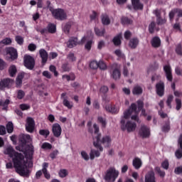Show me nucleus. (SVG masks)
<instances>
[{
	"mask_svg": "<svg viewBox=\"0 0 182 182\" xmlns=\"http://www.w3.org/2000/svg\"><path fill=\"white\" fill-rule=\"evenodd\" d=\"M16 150L24 153L25 156L21 153L16 152L12 146H6L4 153L12 159L16 171L19 176L29 177V174H31L29 168L33 167V162L32 161L33 145L20 144L16 147ZM25 157L26 161H25Z\"/></svg>",
	"mask_w": 182,
	"mask_h": 182,
	"instance_id": "obj_1",
	"label": "nucleus"
},
{
	"mask_svg": "<svg viewBox=\"0 0 182 182\" xmlns=\"http://www.w3.org/2000/svg\"><path fill=\"white\" fill-rule=\"evenodd\" d=\"M139 121L137 115L125 114L121 119L122 130H127L128 132H134L137 127V124L134 122Z\"/></svg>",
	"mask_w": 182,
	"mask_h": 182,
	"instance_id": "obj_2",
	"label": "nucleus"
},
{
	"mask_svg": "<svg viewBox=\"0 0 182 182\" xmlns=\"http://www.w3.org/2000/svg\"><path fill=\"white\" fill-rule=\"evenodd\" d=\"M87 126L89 127L90 133H95V134H97L95 137H100L99 138L100 145V143H102L104 147H109L110 144H112V138L110 137V136H108V135L104 136L100 140L101 135L97 134L99 133V126H97V124H94L92 127V122H89L87 123Z\"/></svg>",
	"mask_w": 182,
	"mask_h": 182,
	"instance_id": "obj_3",
	"label": "nucleus"
},
{
	"mask_svg": "<svg viewBox=\"0 0 182 182\" xmlns=\"http://www.w3.org/2000/svg\"><path fill=\"white\" fill-rule=\"evenodd\" d=\"M100 136H95L94 138V142L93 145L98 150L96 149H91L90 152V160H95V157H100V152L103 151V146L100 144H99L100 141H99Z\"/></svg>",
	"mask_w": 182,
	"mask_h": 182,
	"instance_id": "obj_4",
	"label": "nucleus"
},
{
	"mask_svg": "<svg viewBox=\"0 0 182 182\" xmlns=\"http://www.w3.org/2000/svg\"><path fill=\"white\" fill-rule=\"evenodd\" d=\"M119 177V171L116 170L114 168H109L107 170L105 176L104 177L105 181L107 182H114L116 178Z\"/></svg>",
	"mask_w": 182,
	"mask_h": 182,
	"instance_id": "obj_5",
	"label": "nucleus"
},
{
	"mask_svg": "<svg viewBox=\"0 0 182 182\" xmlns=\"http://www.w3.org/2000/svg\"><path fill=\"white\" fill-rule=\"evenodd\" d=\"M50 11L52 13L53 16L55 18V19H58V21H65L66 19V12H65V10L62 9H53L52 7H50Z\"/></svg>",
	"mask_w": 182,
	"mask_h": 182,
	"instance_id": "obj_6",
	"label": "nucleus"
},
{
	"mask_svg": "<svg viewBox=\"0 0 182 182\" xmlns=\"http://www.w3.org/2000/svg\"><path fill=\"white\" fill-rule=\"evenodd\" d=\"M6 59L7 60H16L18 59V50L12 47H9L5 49Z\"/></svg>",
	"mask_w": 182,
	"mask_h": 182,
	"instance_id": "obj_7",
	"label": "nucleus"
},
{
	"mask_svg": "<svg viewBox=\"0 0 182 182\" xmlns=\"http://www.w3.org/2000/svg\"><path fill=\"white\" fill-rule=\"evenodd\" d=\"M24 65L27 69L32 70L35 66V59L31 55H24Z\"/></svg>",
	"mask_w": 182,
	"mask_h": 182,
	"instance_id": "obj_8",
	"label": "nucleus"
},
{
	"mask_svg": "<svg viewBox=\"0 0 182 182\" xmlns=\"http://www.w3.org/2000/svg\"><path fill=\"white\" fill-rule=\"evenodd\" d=\"M26 129L28 133H33L35 130V120L31 117H28L26 119Z\"/></svg>",
	"mask_w": 182,
	"mask_h": 182,
	"instance_id": "obj_9",
	"label": "nucleus"
},
{
	"mask_svg": "<svg viewBox=\"0 0 182 182\" xmlns=\"http://www.w3.org/2000/svg\"><path fill=\"white\" fill-rule=\"evenodd\" d=\"M120 66L117 64H114L112 65V77H113L115 80L120 79Z\"/></svg>",
	"mask_w": 182,
	"mask_h": 182,
	"instance_id": "obj_10",
	"label": "nucleus"
},
{
	"mask_svg": "<svg viewBox=\"0 0 182 182\" xmlns=\"http://www.w3.org/2000/svg\"><path fill=\"white\" fill-rule=\"evenodd\" d=\"M164 71L165 73V76L168 80V82H172L173 81V73L171 70V66L170 65H166L164 66Z\"/></svg>",
	"mask_w": 182,
	"mask_h": 182,
	"instance_id": "obj_11",
	"label": "nucleus"
},
{
	"mask_svg": "<svg viewBox=\"0 0 182 182\" xmlns=\"http://www.w3.org/2000/svg\"><path fill=\"white\" fill-rule=\"evenodd\" d=\"M52 132L55 137H60V134H62V127L58 123L53 124L52 127Z\"/></svg>",
	"mask_w": 182,
	"mask_h": 182,
	"instance_id": "obj_12",
	"label": "nucleus"
},
{
	"mask_svg": "<svg viewBox=\"0 0 182 182\" xmlns=\"http://www.w3.org/2000/svg\"><path fill=\"white\" fill-rule=\"evenodd\" d=\"M139 134L141 137L143 139H146L150 136V128L147 127V126L143 125L139 130Z\"/></svg>",
	"mask_w": 182,
	"mask_h": 182,
	"instance_id": "obj_13",
	"label": "nucleus"
},
{
	"mask_svg": "<svg viewBox=\"0 0 182 182\" xmlns=\"http://www.w3.org/2000/svg\"><path fill=\"white\" fill-rule=\"evenodd\" d=\"M156 94L160 96H164V82L161 81L156 85Z\"/></svg>",
	"mask_w": 182,
	"mask_h": 182,
	"instance_id": "obj_14",
	"label": "nucleus"
},
{
	"mask_svg": "<svg viewBox=\"0 0 182 182\" xmlns=\"http://www.w3.org/2000/svg\"><path fill=\"white\" fill-rule=\"evenodd\" d=\"M14 83V81L9 78L2 80L0 82V90H4L5 87H9L11 85Z\"/></svg>",
	"mask_w": 182,
	"mask_h": 182,
	"instance_id": "obj_15",
	"label": "nucleus"
},
{
	"mask_svg": "<svg viewBox=\"0 0 182 182\" xmlns=\"http://www.w3.org/2000/svg\"><path fill=\"white\" fill-rule=\"evenodd\" d=\"M61 97L63 99V105H64L65 107H68V109H72V107H73V103L68 100L66 93L64 92L61 94Z\"/></svg>",
	"mask_w": 182,
	"mask_h": 182,
	"instance_id": "obj_16",
	"label": "nucleus"
},
{
	"mask_svg": "<svg viewBox=\"0 0 182 182\" xmlns=\"http://www.w3.org/2000/svg\"><path fill=\"white\" fill-rule=\"evenodd\" d=\"M145 182H156L154 171H150L145 175Z\"/></svg>",
	"mask_w": 182,
	"mask_h": 182,
	"instance_id": "obj_17",
	"label": "nucleus"
},
{
	"mask_svg": "<svg viewBox=\"0 0 182 182\" xmlns=\"http://www.w3.org/2000/svg\"><path fill=\"white\" fill-rule=\"evenodd\" d=\"M39 55L41 58L43 65H45V63L48 62V52H46L45 49H41L39 50Z\"/></svg>",
	"mask_w": 182,
	"mask_h": 182,
	"instance_id": "obj_18",
	"label": "nucleus"
},
{
	"mask_svg": "<svg viewBox=\"0 0 182 182\" xmlns=\"http://www.w3.org/2000/svg\"><path fill=\"white\" fill-rule=\"evenodd\" d=\"M151 44L153 48H160L161 45V40L157 36L154 37L151 41Z\"/></svg>",
	"mask_w": 182,
	"mask_h": 182,
	"instance_id": "obj_19",
	"label": "nucleus"
},
{
	"mask_svg": "<svg viewBox=\"0 0 182 182\" xmlns=\"http://www.w3.org/2000/svg\"><path fill=\"white\" fill-rule=\"evenodd\" d=\"M132 4L134 9L136 11L143 9V4L140 2V0H132Z\"/></svg>",
	"mask_w": 182,
	"mask_h": 182,
	"instance_id": "obj_20",
	"label": "nucleus"
},
{
	"mask_svg": "<svg viewBox=\"0 0 182 182\" xmlns=\"http://www.w3.org/2000/svg\"><path fill=\"white\" fill-rule=\"evenodd\" d=\"M174 16H178V17L182 16V10L176 9L169 13L170 19H173V18H174Z\"/></svg>",
	"mask_w": 182,
	"mask_h": 182,
	"instance_id": "obj_21",
	"label": "nucleus"
},
{
	"mask_svg": "<svg viewBox=\"0 0 182 182\" xmlns=\"http://www.w3.org/2000/svg\"><path fill=\"white\" fill-rule=\"evenodd\" d=\"M25 76L26 77H29V75H28L25 73H21L18 75L16 81L17 86H21V85H22V79H23L25 77Z\"/></svg>",
	"mask_w": 182,
	"mask_h": 182,
	"instance_id": "obj_22",
	"label": "nucleus"
},
{
	"mask_svg": "<svg viewBox=\"0 0 182 182\" xmlns=\"http://www.w3.org/2000/svg\"><path fill=\"white\" fill-rule=\"evenodd\" d=\"M132 165L136 168V170H139L143 165V162L141 161V159L140 158H135L132 161Z\"/></svg>",
	"mask_w": 182,
	"mask_h": 182,
	"instance_id": "obj_23",
	"label": "nucleus"
},
{
	"mask_svg": "<svg viewBox=\"0 0 182 182\" xmlns=\"http://www.w3.org/2000/svg\"><path fill=\"white\" fill-rule=\"evenodd\" d=\"M79 41H77V38H71L70 40L67 42V46L68 48H74V46H76L78 45Z\"/></svg>",
	"mask_w": 182,
	"mask_h": 182,
	"instance_id": "obj_24",
	"label": "nucleus"
},
{
	"mask_svg": "<svg viewBox=\"0 0 182 182\" xmlns=\"http://www.w3.org/2000/svg\"><path fill=\"white\" fill-rule=\"evenodd\" d=\"M132 113H137V105L132 103L129 108L124 112V114H132Z\"/></svg>",
	"mask_w": 182,
	"mask_h": 182,
	"instance_id": "obj_25",
	"label": "nucleus"
},
{
	"mask_svg": "<svg viewBox=\"0 0 182 182\" xmlns=\"http://www.w3.org/2000/svg\"><path fill=\"white\" fill-rule=\"evenodd\" d=\"M10 100L9 99H3L0 100V107H1V109L3 110H6V109H8V105L10 103Z\"/></svg>",
	"mask_w": 182,
	"mask_h": 182,
	"instance_id": "obj_26",
	"label": "nucleus"
},
{
	"mask_svg": "<svg viewBox=\"0 0 182 182\" xmlns=\"http://www.w3.org/2000/svg\"><path fill=\"white\" fill-rule=\"evenodd\" d=\"M137 45H139V39L134 38L129 41V46L131 47L132 49H136Z\"/></svg>",
	"mask_w": 182,
	"mask_h": 182,
	"instance_id": "obj_27",
	"label": "nucleus"
},
{
	"mask_svg": "<svg viewBox=\"0 0 182 182\" xmlns=\"http://www.w3.org/2000/svg\"><path fill=\"white\" fill-rule=\"evenodd\" d=\"M18 72V70L16 69V65H11L9 68V73L11 77H14L15 75H16V73Z\"/></svg>",
	"mask_w": 182,
	"mask_h": 182,
	"instance_id": "obj_28",
	"label": "nucleus"
},
{
	"mask_svg": "<svg viewBox=\"0 0 182 182\" xmlns=\"http://www.w3.org/2000/svg\"><path fill=\"white\" fill-rule=\"evenodd\" d=\"M155 15L157 16V23H159V25H163V23H166V18H160V11L159 10H156L154 11Z\"/></svg>",
	"mask_w": 182,
	"mask_h": 182,
	"instance_id": "obj_29",
	"label": "nucleus"
},
{
	"mask_svg": "<svg viewBox=\"0 0 182 182\" xmlns=\"http://www.w3.org/2000/svg\"><path fill=\"white\" fill-rule=\"evenodd\" d=\"M132 93L136 95H141V93H143V88H141L140 85H136L132 90Z\"/></svg>",
	"mask_w": 182,
	"mask_h": 182,
	"instance_id": "obj_30",
	"label": "nucleus"
},
{
	"mask_svg": "<svg viewBox=\"0 0 182 182\" xmlns=\"http://www.w3.org/2000/svg\"><path fill=\"white\" fill-rule=\"evenodd\" d=\"M106 109L109 113H119V108L116 106L108 105Z\"/></svg>",
	"mask_w": 182,
	"mask_h": 182,
	"instance_id": "obj_31",
	"label": "nucleus"
},
{
	"mask_svg": "<svg viewBox=\"0 0 182 182\" xmlns=\"http://www.w3.org/2000/svg\"><path fill=\"white\" fill-rule=\"evenodd\" d=\"M114 44L115 46H119L122 43V34H119L115 36L113 39Z\"/></svg>",
	"mask_w": 182,
	"mask_h": 182,
	"instance_id": "obj_32",
	"label": "nucleus"
},
{
	"mask_svg": "<svg viewBox=\"0 0 182 182\" xmlns=\"http://www.w3.org/2000/svg\"><path fill=\"white\" fill-rule=\"evenodd\" d=\"M102 23L103 25H109L110 23V18L107 14H103L102 16Z\"/></svg>",
	"mask_w": 182,
	"mask_h": 182,
	"instance_id": "obj_33",
	"label": "nucleus"
},
{
	"mask_svg": "<svg viewBox=\"0 0 182 182\" xmlns=\"http://www.w3.org/2000/svg\"><path fill=\"white\" fill-rule=\"evenodd\" d=\"M80 156L83 160L85 161H89L90 159V155L89 156V154L86 151H80Z\"/></svg>",
	"mask_w": 182,
	"mask_h": 182,
	"instance_id": "obj_34",
	"label": "nucleus"
},
{
	"mask_svg": "<svg viewBox=\"0 0 182 182\" xmlns=\"http://www.w3.org/2000/svg\"><path fill=\"white\" fill-rule=\"evenodd\" d=\"M121 22L123 25H131V23H133V21L127 17H122L121 18Z\"/></svg>",
	"mask_w": 182,
	"mask_h": 182,
	"instance_id": "obj_35",
	"label": "nucleus"
},
{
	"mask_svg": "<svg viewBox=\"0 0 182 182\" xmlns=\"http://www.w3.org/2000/svg\"><path fill=\"white\" fill-rule=\"evenodd\" d=\"M48 31L50 33H55V32H56V25L48 24Z\"/></svg>",
	"mask_w": 182,
	"mask_h": 182,
	"instance_id": "obj_36",
	"label": "nucleus"
},
{
	"mask_svg": "<svg viewBox=\"0 0 182 182\" xmlns=\"http://www.w3.org/2000/svg\"><path fill=\"white\" fill-rule=\"evenodd\" d=\"M155 171L160 176V177H165L166 176V172L161 171L160 167L156 166L154 168Z\"/></svg>",
	"mask_w": 182,
	"mask_h": 182,
	"instance_id": "obj_37",
	"label": "nucleus"
},
{
	"mask_svg": "<svg viewBox=\"0 0 182 182\" xmlns=\"http://www.w3.org/2000/svg\"><path fill=\"white\" fill-rule=\"evenodd\" d=\"M58 174L61 178H65V177L68 176V170L66 169H60Z\"/></svg>",
	"mask_w": 182,
	"mask_h": 182,
	"instance_id": "obj_38",
	"label": "nucleus"
},
{
	"mask_svg": "<svg viewBox=\"0 0 182 182\" xmlns=\"http://www.w3.org/2000/svg\"><path fill=\"white\" fill-rule=\"evenodd\" d=\"M95 32L97 36H103L105 35V29H99L97 28H95Z\"/></svg>",
	"mask_w": 182,
	"mask_h": 182,
	"instance_id": "obj_39",
	"label": "nucleus"
},
{
	"mask_svg": "<svg viewBox=\"0 0 182 182\" xmlns=\"http://www.w3.org/2000/svg\"><path fill=\"white\" fill-rule=\"evenodd\" d=\"M41 149H43L44 150H50V149H52V144H50L48 142H44L41 145Z\"/></svg>",
	"mask_w": 182,
	"mask_h": 182,
	"instance_id": "obj_40",
	"label": "nucleus"
},
{
	"mask_svg": "<svg viewBox=\"0 0 182 182\" xmlns=\"http://www.w3.org/2000/svg\"><path fill=\"white\" fill-rule=\"evenodd\" d=\"M6 129L8 133H12L14 132V124H12V122H8L6 124Z\"/></svg>",
	"mask_w": 182,
	"mask_h": 182,
	"instance_id": "obj_41",
	"label": "nucleus"
},
{
	"mask_svg": "<svg viewBox=\"0 0 182 182\" xmlns=\"http://www.w3.org/2000/svg\"><path fill=\"white\" fill-rule=\"evenodd\" d=\"M90 68L91 69H97V68H99V63L96 60L92 61L90 63Z\"/></svg>",
	"mask_w": 182,
	"mask_h": 182,
	"instance_id": "obj_42",
	"label": "nucleus"
},
{
	"mask_svg": "<svg viewBox=\"0 0 182 182\" xmlns=\"http://www.w3.org/2000/svg\"><path fill=\"white\" fill-rule=\"evenodd\" d=\"M0 43H3V45H11V43H12V39L10 38H6L3 39Z\"/></svg>",
	"mask_w": 182,
	"mask_h": 182,
	"instance_id": "obj_43",
	"label": "nucleus"
},
{
	"mask_svg": "<svg viewBox=\"0 0 182 182\" xmlns=\"http://www.w3.org/2000/svg\"><path fill=\"white\" fill-rule=\"evenodd\" d=\"M98 68H100V69H101L102 70H105L107 68V65H106V63H105V62L100 61L98 63Z\"/></svg>",
	"mask_w": 182,
	"mask_h": 182,
	"instance_id": "obj_44",
	"label": "nucleus"
},
{
	"mask_svg": "<svg viewBox=\"0 0 182 182\" xmlns=\"http://www.w3.org/2000/svg\"><path fill=\"white\" fill-rule=\"evenodd\" d=\"M173 99H174V97H173V95H169L166 100L167 106H168L170 109H171V102H173Z\"/></svg>",
	"mask_w": 182,
	"mask_h": 182,
	"instance_id": "obj_45",
	"label": "nucleus"
},
{
	"mask_svg": "<svg viewBox=\"0 0 182 182\" xmlns=\"http://www.w3.org/2000/svg\"><path fill=\"white\" fill-rule=\"evenodd\" d=\"M170 130V123L167 122L165 125L162 127V132L167 133Z\"/></svg>",
	"mask_w": 182,
	"mask_h": 182,
	"instance_id": "obj_46",
	"label": "nucleus"
},
{
	"mask_svg": "<svg viewBox=\"0 0 182 182\" xmlns=\"http://www.w3.org/2000/svg\"><path fill=\"white\" fill-rule=\"evenodd\" d=\"M16 42L18 45H22L23 43V38H22L21 36H16Z\"/></svg>",
	"mask_w": 182,
	"mask_h": 182,
	"instance_id": "obj_47",
	"label": "nucleus"
},
{
	"mask_svg": "<svg viewBox=\"0 0 182 182\" xmlns=\"http://www.w3.org/2000/svg\"><path fill=\"white\" fill-rule=\"evenodd\" d=\"M98 120L100 123H101L102 127H106V124H107V122H106V119L103 117H99Z\"/></svg>",
	"mask_w": 182,
	"mask_h": 182,
	"instance_id": "obj_48",
	"label": "nucleus"
},
{
	"mask_svg": "<svg viewBox=\"0 0 182 182\" xmlns=\"http://www.w3.org/2000/svg\"><path fill=\"white\" fill-rule=\"evenodd\" d=\"M39 133L41 136H46V137H48V136H49V130L48 129H41L39 131Z\"/></svg>",
	"mask_w": 182,
	"mask_h": 182,
	"instance_id": "obj_49",
	"label": "nucleus"
},
{
	"mask_svg": "<svg viewBox=\"0 0 182 182\" xmlns=\"http://www.w3.org/2000/svg\"><path fill=\"white\" fill-rule=\"evenodd\" d=\"M105 41L103 40L100 41L97 44V49L101 50V49H103V48H105Z\"/></svg>",
	"mask_w": 182,
	"mask_h": 182,
	"instance_id": "obj_50",
	"label": "nucleus"
},
{
	"mask_svg": "<svg viewBox=\"0 0 182 182\" xmlns=\"http://www.w3.org/2000/svg\"><path fill=\"white\" fill-rule=\"evenodd\" d=\"M93 43L92 41H89L86 43L85 48L87 50H90L92 49V44Z\"/></svg>",
	"mask_w": 182,
	"mask_h": 182,
	"instance_id": "obj_51",
	"label": "nucleus"
},
{
	"mask_svg": "<svg viewBox=\"0 0 182 182\" xmlns=\"http://www.w3.org/2000/svg\"><path fill=\"white\" fill-rule=\"evenodd\" d=\"M68 59H69L70 62H75V60H76V57H75L73 53H70L68 55Z\"/></svg>",
	"mask_w": 182,
	"mask_h": 182,
	"instance_id": "obj_52",
	"label": "nucleus"
},
{
	"mask_svg": "<svg viewBox=\"0 0 182 182\" xmlns=\"http://www.w3.org/2000/svg\"><path fill=\"white\" fill-rule=\"evenodd\" d=\"M161 167L162 168H164L165 170H168V161L165 160L161 163Z\"/></svg>",
	"mask_w": 182,
	"mask_h": 182,
	"instance_id": "obj_53",
	"label": "nucleus"
},
{
	"mask_svg": "<svg viewBox=\"0 0 182 182\" xmlns=\"http://www.w3.org/2000/svg\"><path fill=\"white\" fill-rule=\"evenodd\" d=\"M25 96V92L23 90H18L17 92V97L18 99H23Z\"/></svg>",
	"mask_w": 182,
	"mask_h": 182,
	"instance_id": "obj_54",
	"label": "nucleus"
},
{
	"mask_svg": "<svg viewBox=\"0 0 182 182\" xmlns=\"http://www.w3.org/2000/svg\"><path fill=\"white\" fill-rule=\"evenodd\" d=\"M176 110H180V109H181V100L176 98Z\"/></svg>",
	"mask_w": 182,
	"mask_h": 182,
	"instance_id": "obj_55",
	"label": "nucleus"
},
{
	"mask_svg": "<svg viewBox=\"0 0 182 182\" xmlns=\"http://www.w3.org/2000/svg\"><path fill=\"white\" fill-rule=\"evenodd\" d=\"M114 53L118 58H124V54L120 50H116Z\"/></svg>",
	"mask_w": 182,
	"mask_h": 182,
	"instance_id": "obj_56",
	"label": "nucleus"
},
{
	"mask_svg": "<svg viewBox=\"0 0 182 182\" xmlns=\"http://www.w3.org/2000/svg\"><path fill=\"white\" fill-rule=\"evenodd\" d=\"M175 156H176V159H181L182 158L181 149L176 150V151L175 152Z\"/></svg>",
	"mask_w": 182,
	"mask_h": 182,
	"instance_id": "obj_57",
	"label": "nucleus"
},
{
	"mask_svg": "<svg viewBox=\"0 0 182 182\" xmlns=\"http://www.w3.org/2000/svg\"><path fill=\"white\" fill-rule=\"evenodd\" d=\"M175 73L178 76H182V69L180 68V67H176V68H175Z\"/></svg>",
	"mask_w": 182,
	"mask_h": 182,
	"instance_id": "obj_58",
	"label": "nucleus"
},
{
	"mask_svg": "<svg viewBox=\"0 0 182 182\" xmlns=\"http://www.w3.org/2000/svg\"><path fill=\"white\" fill-rule=\"evenodd\" d=\"M176 52L178 55H182V48H181V45L178 44L176 46Z\"/></svg>",
	"mask_w": 182,
	"mask_h": 182,
	"instance_id": "obj_59",
	"label": "nucleus"
},
{
	"mask_svg": "<svg viewBox=\"0 0 182 182\" xmlns=\"http://www.w3.org/2000/svg\"><path fill=\"white\" fill-rule=\"evenodd\" d=\"M23 139L28 143H31V141H32V137H31V135H29V134L24 135Z\"/></svg>",
	"mask_w": 182,
	"mask_h": 182,
	"instance_id": "obj_60",
	"label": "nucleus"
},
{
	"mask_svg": "<svg viewBox=\"0 0 182 182\" xmlns=\"http://www.w3.org/2000/svg\"><path fill=\"white\" fill-rule=\"evenodd\" d=\"M28 50H31V52H33V50H36V45L33 43H31L28 46Z\"/></svg>",
	"mask_w": 182,
	"mask_h": 182,
	"instance_id": "obj_61",
	"label": "nucleus"
},
{
	"mask_svg": "<svg viewBox=\"0 0 182 182\" xmlns=\"http://www.w3.org/2000/svg\"><path fill=\"white\" fill-rule=\"evenodd\" d=\"M50 70L54 73V76H58V71H56V67L55 65H50Z\"/></svg>",
	"mask_w": 182,
	"mask_h": 182,
	"instance_id": "obj_62",
	"label": "nucleus"
},
{
	"mask_svg": "<svg viewBox=\"0 0 182 182\" xmlns=\"http://www.w3.org/2000/svg\"><path fill=\"white\" fill-rule=\"evenodd\" d=\"M55 58H58V53L55 52H51L49 54V59H55Z\"/></svg>",
	"mask_w": 182,
	"mask_h": 182,
	"instance_id": "obj_63",
	"label": "nucleus"
},
{
	"mask_svg": "<svg viewBox=\"0 0 182 182\" xmlns=\"http://www.w3.org/2000/svg\"><path fill=\"white\" fill-rule=\"evenodd\" d=\"M29 107V105L26 104H22L20 105V109H21V110H28Z\"/></svg>",
	"mask_w": 182,
	"mask_h": 182,
	"instance_id": "obj_64",
	"label": "nucleus"
}]
</instances>
